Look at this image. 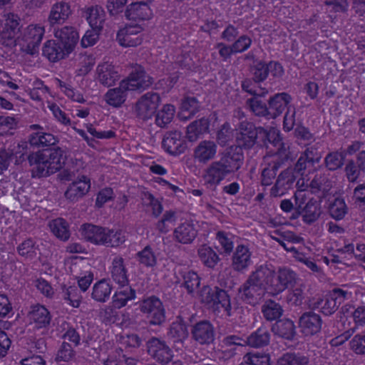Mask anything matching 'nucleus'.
Returning <instances> with one entry per match:
<instances>
[{
    "mask_svg": "<svg viewBox=\"0 0 365 365\" xmlns=\"http://www.w3.org/2000/svg\"><path fill=\"white\" fill-rule=\"evenodd\" d=\"M245 361L251 365H269L270 356L267 354L255 352L247 354L245 358Z\"/></svg>",
    "mask_w": 365,
    "mask_h": 365,
    "instance_id": "nucleus-51",
    "label": "nucleus"
},
{
    "mask_svg": "<svg viewBox=\"0 0 365 365\" xmlns=\"http://www.w3.org/2000/svg\"><path fill=\"white\" fill-rule=\"evenodd\" d=\"M106 227L93 224H83L80 229L81 236L94 245H103Z\"/></svg>",
    "mask_w": 365,
    "mask_h": 365,
    "instance_id": "nucleus-22",
    "label": "nucleus"
},
{
    "mask_svg": "<svg viewBox=\"0 0 365 365\" xmlns=\"http://www.w3.org/2000/svg\"><path fill=\"white\" fill-rule=\"evenodd\" d=\"M29 318L36 329L48 327L51 321L50 312L44 306L40 304H36L31 307Z\"/></svg>",
    "mask_w": 365,
    "mask_h": 365,
    "instance_id": "nucleus-19",
    "label": "nucleus"
},
{
    "mask_svg": "<svg viewBox=\"0 0 365 365\" xmlns=\"http://www.w3.org/2000/svg\"><path fill=\"white\" fill-rule=\"evenodd\" d=\"M71 53L66 51L64 47L56 40L47 41L43 47V55L51 62H56L65 58Z\"/></svg>",
    "mask_w": 365,
    "mask_h": 365,
    "instance_id": "nucleus-23",
    "label": "nucleus"
},
{
    "mask_svg": "<svg viewBox=\"0 0 365 365\" xmlns=\"http://www.w3.org/2000/svg\"><path fill=\"white\" fill-rule=\"evenodd\" d=\"M290 96L284 93L275 95L269 101V116L275 118L281 114L290 101Z\"/></svg>",
    "mask_w": 365,
    "mask_h": 365,
    "instance_id": "nucleus-33",
    "label": "nucleus"
},
{
    "mask_svg": "<svg viewBox=\"0 0 365 365\" xmlns=\"http://www.w3.org/2000/svg\"><path fill=\"white\" fill-rule=\"evenodd\" d=\"M101 29L92 28L91 30L87 31L81 40V44L84 47L93 46L98 39L99 32Z\"/></svg>",
    "mask_w": 365,
    "mask_h": 365,
    "instance_id": "nucleus-59",
    "label": "nucleus"
},
{
    "mask_svg": "<svg viewBox=\"0 0 365 365\" xmlns=\"http://www.w3.org/2000/svg\"><path fill=\"white\" fill-rule=\"evenodd\" d=\"M125 87L120 82L118 87L109 89L104 96L106 102L113 108H120L127 98Z\"/></svg>",
    "mask_w": 365,
    "mask_h": 365,
    "instance_id": "nucleus-25",
    "label": "nucleus"
},
{
    "mask_svg": "<svg viewBox=\"0 0 365 365\" xmlns=\"http://www.w3.org/2000/svg\"><path fill=\"white\" fill-rule=\"evenodd\" d=\"M65 150L59 147L31 153L28 160L33 178L46 177L58 171L64 165Z\"/></svg>",
    "mask_w": 365,
    "mask_h": 365,
    "instance_id": "nucleus-3",
    "label": "nucleus"
},
{
    "mask_svg": "<svg viewBox=\"0 0 365 365\" xmlns=\"http://www.w3.org/2000/svg\"><path fill=\"white\" fill-rule=\"evenodd\" d=\"M351 349L358 354H365V334H357L350 341Z\"/></svg>",
    "mask_w": 365,
    "mask_h": 365,
    "instance_id": "nucleus-58",
    "label": "nucleus"
},
{
    "mask_svg": "<svg viewBox=\"0 0 365 365\" xmlns=\"http://www.w3.org/2000/svg\"><path fill=\"white\" fill-rule=\"evenodd\" d=\"M61 88H62V91L63 93L71 100L73 101H76L78 103H83L84 102V98L83 95L78 92L73 90V88H71L70 86L66 85L64 83L60 82Z\"/></svg>",
    "mask_w": 365,
    "mask_h": 365,
    "instance_id": "nucleus-61",
    "label": "nucleus"
},
{
    "mask_svg": "<svg viewBox=\"0 0 365 365\" xmlns=\"http://www.w3.org/2000/svg\"><path fill=\"white\" fill-rule=\"evenodd\" d=\"M109 272L112 279L118 285L128 284V270L121 256L116 255L113 258Z\"/></svg>",
    "mask_w": 365,
    "mask_h": 365,
    "instance_id": "nucleus-20",
    "label": "nucleus"
},
{
    "mask_svg": "<svg viewBox=\"0 0 365 365\" xmlns=\"http://www.w3.org/2000/svg\"><path fill=\"white\" fill-rule=\"evenodd\" d=\"M294 322L289 319L278 321L272 327L274 334L287 339H290L294 336Z\"/></svg>",
    "mask_w": 365,
    "mask_h": 365,
    "instance_id": "nucleus-41",
    "label": "nucleus"
},
{
    "mask_svg": "<svg viewBox=\"0 0 365 365\" xmlns=\"http://www.w3.org/2000/svg\"><path fill=\"white\" fill-rule=\"evenodd\" d=\"M29 130L34 131L29 138L31 145L45 147L53 145L58 142V138L51 133L43 132V128L38 124L29 125Z\"/></svg>",
    "mask_w": 365,
    "mask_h": 365,
    "instance_id": "nucleus-15",
    "label": "nucleus"
},
{
    "mask_svg": "<svg viewBox=\"0 0 365 365\" xmlns=\"http://www.w3.org/2000/svg\"><path fill=\"white\" fill-rule=\"evenodd\" d=\"M54 36L66 51L71 53L76 46L79 36L73 26H66L54 31Z\"/></svg>",
    "mask_w": 365,
    "mask_h": 365,
    "instance_id": "nucleus-16",
    "label": "nucleus"
},
{
    "mask_svg": "<svg viewBox=\"0 0 365 365\" xmlns=\"http://www.w3.org/2000/svg\"><path fill=\"white\" fill-rule=\"evenodd\" d=\"M19 31V18L14 14H8L6 16L2 34L6 38L12 39L15 38Z\"/></svg>",
    "mask_w": 365,
    "mask_h": 365,
    "instance_id": "nucleus-37",
    "label": "nucleus"
},
{
    "mask_svg": "<svg viewBox=\"0 0 365 365\" xmlns=\"http://www.w3.org/2000/svg\"><path fill=\"white\" fill-rule=\"evenodd\" d=\"M151 14L150 9L144 2H135L130 4L125 12L127 19L133 21L148 19Z\"/></svg>",
    "mask_w": 365,
    "mask_h": 365,
    "instance_id": "nucleus-24",
    "label": "nucleus"
},
{
    "mask_svg": "<svg viewBox=\"0 0 365 365\" xmlns=\"http://www.w3.org/2000/svg\"><path fill=\"white\" fill-rule=\"evenodd\" d=\"M236 140L238 143V148L242 146L250 147L252 145L255 140L263 142L269 141L277 145L280 141L279 130L276 128H271L267 131L261 128H255L253 125L250 123H242L239 132L237 131Z\"/></svg>",
    "mask_w": 365,
    "mask_h": 365,
    "instance_id": "nucleus-5",
    "label": "nucleus"
},
{
    "mask_svg": "<svg viewBox=\"0 0 365 365\" xmlns=\"http://www.w3.org/2000/svg\"><path fill=\"white\" fill-rule=\"evenodd\" d=\"M299 328L305 336L316 334L322 328L321 318L312 312L305 313L300 317Z\"/></svg>",
    "mask_w": 365,
    "mask_h": 365,
    "instance_id": "nucleus-21",
    "label": "nucleus"
},
{
    "mask_svg": "<svg viewBox=\"0 0 365 365\" xmlns=\"http://www.w3.org/2000/svg\"><path fill=\"white\" fill-rule=\"evenodd\" d=\"M49 227L53 234L58 239L66 241L69 238L70 233L68 224L63 219L53 220L49 222Z\"/></svg>",
    "mask_w": 365,
    "mask_h": 365,
    "instance_id": "nucleus-40",
    "label": "nucleus"
},
{
    "mask_svg": "<svg viewBox=\"0 0 365 365\" xmlns=\"http://www.w3.org/2000/svg\"><path fill=\"white\" fill-rule=\"evenodd\" d=\"M74 356V351L71 346L68 343H63L60 349L58 350L56 360L68 361L71 360Z\"/></svg>",
    "mask_w": 365,
    "mask_h": 365,
    "instance_id": "nucleus-57",
    "label": "nucleus"
},
{
    "mask_svg": "<svg viewBox=\"0 0 365 365\" xmlns=\"http://www.w3.org/2000/svg\"><path fill=\"white\" fill-rule=\"evenodd\" d=\"M251 264L250 253L245 246H238L233 257V267L235 269L242 270Z\"/></svg>",
    "mask_w": 365,
    "mask_h": 365,
    "instance_id": "nucleus-38",
    "label": "nucleus"
},
{
    "mask_svg": "<svg viewBox=\"0 0 365 365\" xmlns=\"http://www.w3.org/2000/svg\"><path fill=\"white\" fill-rule=\"evenodd\" d=\"M18 252L22 257L33 259L37 255L35 243L31 239H27L21 243L17 247Z\"/></svg>",
    "mask_w": 365,
    "mask_h": 365,
    "instance_id": "nucleus-50",
    "label": "nucleus"
},
{
    "mask_svg": "<svg viewBox=\"0 0 365 365\" xmlns=\"http://www.w3.org/2000/svg\"><path fill=\"white\" fill-rule=\"evenodd\" d=\"M142 27L138 24L127 25L118 32L117 40L124 47L137 46L142 43Z\"/></svg>",
    "mask_w": 365,
    "mask_h": 365,
    "instance_id": "nucleus-12",
    "label": "nucleus"
},
{
    "mask_svg": "<svg viewBox=\"0 0 365 365\" xmlns=\"http://www.w3.org/2000/svg\"><path fill=\"white\" fill-rule=\"evenodd\" d=\"M126 240L125 232L119 228L106 227L103 245L108 247H118Z\"/></svg>",
    "mask_w": 365,
    "mask_h": 365,
    "instance_id": "nucleus-32",
    "label": "nucleus"
},
{
    "mask_svg": "<svg viewBox=\"0 0 365 365\" xmlns=\"http://www.w3.org/2000/svg\"><path fill=\"white\" fill-rule=\"evenodd\" d=\"M269 341V335L265 328L258 329L256 332L250 335L246 340L235 336H229L225 340V343L227 345L243 346L247 344L255 347L266 345Z\"/></svg>",
    "mask_w": 365,
    "mask_h": 365,
    "instance_id": "nucleus-10",
    "label": "nucleus"
},
{
    "mask_svg": "<svg viewBox=\"0 0 365 365\" xmlns=\"http://www.w3.org/2000/svg\"><path fill=\"white\" fill-rule=\"evenodd\" d=\"M61 298L66 301L71 306L78 308L80 306L82 296L76 286H62L61 292Z\"/></svg>",
    "mask_w": 365,
    "mask_h": 365,
    "instance_id": "nucleus-36",
    "label": "nucleus"
},
{
    "mask_svg": "<svg viewBox=\"0 0 365 365\" xmlns=\"http://www.w3.org/2000/svg\"><path fill=\"white\" fill-rule=\"evenodd\" d=\"M344 158L342 153H330L326 158V165L329 170H336L341 165Z\"/></svg>",
    "mask_w": 365,
    "mask_h": 365,
    "instance_id": "nucleus-56",
    "label": "nucleus"
},
{
    "mask_svg": "<svg viewBox=\"0 0 365 365\" xmlns=\"http://www.w3.org/2000/svg\"><path fill=\"white\" fill-rule=\"evenodd\" d=\"M112 289V284L108 280L101 279L94 284L91 297L98 302H106L109 299Z\"/></svg>",
    "mask_w": 365,
    "mask_h": 365,
    "instance_id": "nucleus-31",
    "label": "nucleus"
},
{
    "mask_svg": "<svg viewBox=\"0 0 365 365\" xmlns=\"http://www.w3.org/2000/svg\"><path fill=\"white\" fill-rule=\"evenodd\" d=\"M195 339L200 344H210L214 340L212 326L207 322L197 324L192 330Z\"/></svg>",
    "mask_w": 365,
    "mask_h": 365,
    "instance_id": "nucleus-26",
    "label": "nucleus"
},
{
    "mask_svg": "<svg viewBox=\"0 0 365 365\" xmlns=\"http://www.w3.org/2000/svg\"><path fill=\"white\" fill-rule=\"evenodd\" d=\"M86 19L91 28L102 29L105 21V11L101 6H93L86 10Z\"/></svg>",
    "mask_w": 365,
    "mask_h": 365,
    "instance_id": "nucleus-35",
    "label": "nucleus"
},
{
    "mask_svg": "<svg viewBox=\"0 0 365 365\" xmlns=\"http://www.w3.org/2000/svg\"><path fill=\"white\" fill-rule=\"evenodd\" d=\"M209 122L207 119H201L190 124L187 127V137L190 141L195 140L200 135L208 131Z\"/></svg>",
    "mask_w": 365,
    "mask_h": 365,
    "instance_id": "nucleus-42",
    "label": "nucleus"
},
{
    "mask_svg": "<svg viewBox=\"0 0 365 365\" xmlns=\"http://www.w3.org/2000/svg\"><path fill=\"white\" fill-rule=\"evenodd\" d=\"M96 78L101 85L110 87L119 80L120 75L113 65L104 62L98 65L96 71Z\"/></svg>",
    "mask_w": 365,
    "mask_h": 365,
    "instance_id": "nucleus-14",
    "label": "nucleus"
},
{
    "mask_svg": "<svg viewBox=\"0 0 365 365\" xmlns=\"http://www.w3.org/2000/svg\"><path fill=\"white\" fill-rule=\"evenodd\" d=\"M17 120L11 116H0V135H7L11 130L15 129Z\"/></svg>",
    "mask_w": 365,
    "mask_h": 365,
    "instance_id": "nucleus-54",
    "label": "nucleus"
},
{
    "mask_svg": "<svg viewBox=\"0 0 365 365\" xmlns=\"http://www.w3.org/2000/svg\"><path fill=\"white\" fill-rule=\"evenodd\" d=\"M308 359L301 354L287 353L277 361V365H307Z\"/></svg>",
    "mask_w": 365,
    "mask_h": 365,
    "instance_id": "nucleus-48",
    "label": "nucleus"
},
{
    "mask_svg": "<svg viewBox=\"0 0 365 365\" xmlns=\"http://www.w3.org/2000/svg\"><path fill=\"white\" fill-rule=\"evenodd\" d=\"M160 95L157 93H147L135 103V113L142 119L150 118L157 110Z\"/></svg>",
    "mask_w": 365,
    "mask_h": 365,
    "instance_id": "nucleus-8",
    "label": "nucleus"
},
{
    "mask_svg": "<svg viewBox=\"0 0 365 365\" xmlns=\"http://www.w3.org/2000/svg\"><path fill=\"white\" fill-rule=\"evenodd\" d=\"M294 278L287 269L274 271L266 265L258 269L240 291V297L248 304H257L265 294L277 295L283 292Z\"/></svg>",
    "mask_w": 365,
    "mask_h": 365,
    "instance_id": "nucleus-2",
    "label": "nucleus"
},
{
    "mask_svg": "<svg viewBox=\"0 0 365 365\" xmlns=\"http://www.w3.org/2000/svg\"><path fill=\"white\" fill-rule=\"evenodd\" d=\"M141 311L151 318L150 323L160 324V299L156 297H150L143 300Z\"/></svg>",
    "mask_w": 365,
    "mask_h": 365,
    "instance_id": "nucleus-27",
    "label": "nucleus"
},
{
    "mask_svg": "<svg viewBox=\"0 0 365 365\" xmlns=\"http://www.w3.org/2000/svg\"><path fill=\"white\" fill-rule=\"evenodd\" d=\"M67 179L72 181L65 192V197L67 200L77 202L88 192L91 188V181L86 175H78L76 178L75 174L69 171Z\"/></svg>",
    "mask_w": 365,
    "mask_h": 365,
    "instance_id": "nucleus-7",
    "label": "nucleus"
},
{
    "mask_svg": "<svg viewBox=\"0 0 365 365\" xmlns=\"http://www.w3.org/2000/svg\"><path fill=\"white\" fill-rule=\"evenodd\" d=\"M170 334L173 337H177L179 339L185 338L187 334V329L185 322L179 319L178 322L173 323L170 328Z\"/></svg>",
    "mask_w": 365,
    "mask_h": 365,
    "instance_id": "nucleus-60",
    "label": "nucleus"
},
{
    "mask_svg": "<svg viewBox=\"0 0 365 365\" xmlns=\"http://www.w3.org/2000/svg\"><path fill=\"white\" fill-rule=\"evenodd\" d=\"M195 297L209 309L222 316L230 314V299L223 290H219L217 288L212 290L209 287H204L200 291L196 292Z\"/></svg>",
    "mask_w": 365,
    "mask_h": 365,
    "instance_id": "nucleus-6",
    "label": "nucleus"
},
{
    "mask_svg": "<svg viewBox=\"0 0 365 365\" xmlns=\"http://www.w3.org/2000/svg\"><path fill=\"white\" fill-rule=\"evenodd\" d=\"M198 255L203 264L209 267H215L219 261L217 254L206 245H203L199 248Z\"/></svg>",
    "mask_w": 365,
    "mask_h": 365,
    "instance_id": "nucleus-44",
    "label": "nucleus"
},
{
    "mask_svg": "<svg viewBox=\"0 0 365 365\" xmlns=\"http://www.w3.org/2000/svg\"><path fill=\"white\" fill-rule=\"evenodd\" d=\"M321 156L317 155L312 156V152L307 150L305 157H301L295 168V175L292 170L282 173L278 178L275 186L272 189V194L274 196H282L292 187L294 179L300 175L304 177L305 170L310 168L314 162H319ZM297 186L298 190L295 193L296 209L301 214L304 220L307 222L314 221L319 215V208L317 202L309 200L306 202L307 197L306 189L311 186L315 187L314 182L309 183V180L302 178L297 180Z\"/></svg>",
    "mask_w": 365,
    "mask_h": 365,
    "instance_id": "nucleus-1",
    "label": "nucleus"
},
{
    "mask_svg": "<svg viewBox=\"0 0 365 365\" xmlns=\"http://www.w3.org/2000/svg\"><path fill=\"white\" fill-rule=\"evenodd\" d=\"M137 259L140 264L147 267H152L156 263V258L149 246L137 253Z\"/></svg>",
    "mask_w": 365,
    "mask_h": 365,
    "instance_id": "nucleus-52",
    "label": "nucleus"
},
{
    "mask_svg": "<svg viewBox=\"0 0 365 365\" xmlns=\"http://www.w3.org/2000/svg\"><path fill=\"white\" fill-rule=\"evenodd\" d=\"M217 153L216 144L210 140L201 142L195 150V158L199 162L206 163L212 160Z\"/></svg>",
    "mask_w": 365,
    "mask_h": 365,
    "instance_id": "nucleus-29",
    "label": "nucleus"
},
{
    "mask_svg": "<svg viewBox=\"0 0 365 365\" xmlns=\"http://www.w3.org/2000/svg\"><path fill=\"white\" fill-rule=\"evenodd\" d=\"M71 6L68 3L61 1L51 7L48 16V22L51 26L64 23L71 14Z\"/></svg>",
    "mask_w": 365,
    "mask_h": 365,
    "instance_id": "nucleus-18",
    "label": "nucleus"
},
{
    "mask_svg": "<svg viewBox=\"0 0 365 365\" xmlns=\"http://www.w3.org/2000/svg\"><path fill=\"white\" fill-rule=\"evenodd\" d=\"M170 281L175 283L182 282L190 293H194L200 285V277L196 272L181 267L178 268L174 279H170Z\"/></svg>",
    "mask_w": 365,
    "mask_h": 365,
    "instance_id": "nucleus-17",
    "label": "nucleus"
},
{
    "mask_svg": "<svg viewBox=\"0 0 365 365\" xmlns=\"http://www.w3.org/2000/svg\"><path fill=\"white\" fill-rule=\"evenodd\" d=\"M175 237L181 243L187 244L191 242L197 235L194 224L190 221H185L181 223L175 230Z\"/></svg>",
    "mask_w": 365,
    "mask_h": 365,
    "instance_id": "nucleus-30",
    "label": "nucleus"
},
{
    "mask_svg": "<svg viewBox=\"0 0 365 365\" xmlns=\"http://www.w3.org/2000/svg\"><path fill=\"white\" fill-rule=\"evenodd\" d=\"M198 108V102L195 98H187L182 103L179 117L182 120H187L197 112Z\"/></svg>",
    "mask_w": 365,
    "mask_h": 365,
    "instance_id": "nucleus-46",
    "label": "nucleus"
},
{
    "mask_svg": "<svg viewBox=\"0 0 365 365\" xmlns=\"http://www.w3.org/2000/svg\"><path fill=\"white\" fill-rule=\"evenodd\" d=\"M262 312L267 320L272 321L282 316L283 309L278 303L269 300L264 304Z\"/></svg>",
    "mask_w": 365,
    "mask_h": 365,
    "instance_id": "nucleus-45",
    "label": "nucleus"
},
{
    "mask_svg": "<svg viewBox=\"0 0 365 365\" xmlns=\"http://www.w3.org/2000/svg\"><path fill=\"white\" fill-rule=\"evenodd\" d=\"M243 87L250 93H253L254 97L250 99V106L251 110L257 115H269V108H267L259 96L260 93L252 90H248L244 83Z\"/></svg>",
    "mask_w": 365,
    "mask_h": 365,
    "instance_id": "nucleus-43",
    "label": "nucleus"
},
{
    "mask_svg": "<svg viewBox=\"0 0 365 365\" xmlns=\"http://www.w3.org/2000/svg\"><path fill=\"white\" fill-rule=\"evenodd\" d=\"M143 204L146 206V211L157 217L160 215V202L158 199L148 192H145L142 195Z\"/></svg>",
    "mask_w": 365,
    "mask_h": 365,
    "instance_id": "nucleus-49",
    "label": "nucleus"
},
{
    "mask_svg": "<svg viewBox=\"0 0 365 365\" xmlns=\"http://www.w3.org/2000/svg\"><path fill=\"white\" fill-rule=\"evenodd\" d=\"M358 163L359 169L352 163H349L346 167V173L349 181H355L359 177L361 171L365 170V152L360 153Z\"/></svg>",
    "mask_w": 365,
    "mask_h": 365,
    "instance_id": "nucleus-47",
    "label": "nucleus"
},
{
    "mask_svg": "<svg viewBox=\"0 0 365 365\" xmlns=\"http://www.w3.org/2000/svg\"><path fill=\"white\" fill-rule=\"evenodd\" d=\"M217 239L222 247L223 252L226 254L230 253L233 249L232 235L223 232H219L217 235Z\"/></svg>",
    "mask_w": 365,
    "mask_h": 365,
    "instance_id": "nucleus-55",
    "label": "nucleus"
},
{
    "mask_svg": "<svg viewBox=\"0 0 365 365\" xmlns=\"http://www.w3.org/2000/svg\"><path fill=\"white\" fill-rule=\"evenodd\" d=\"M125 89L128 91H142L148 88L153 83V78L149 76L141 66L135 68L129 76L121 81Z\"/></svg>",
    "mask_w": 365,
    "mask_h": 365,
    "instance_id": "nucleus-9",
    "label": "nucleus"
},
{
    "mask_svg": "<svg viewBox=\"0 0 365 365\" xmlns=\"http://www.w3.org/2000/svg\"><path fill=\"white\" fill-rule=\"evenodd\" d=\"M45 33L44 27L38 24H31L25 29L23 40L26 43V51L34 55L38 51L40 43Z\"/></svg>",
    "mask_w": 365,
    "mask_h": 365,
    "instance_id": "nucleus-11",
    "label": "nucleus"
},
{
    "mask_svg": "<svg viewBox=\"0 0 365 365\" xmlns=\"http://www.w3.org/2000/svg\"><path fill=\"white\" fill-rule=\"evenodd\" d=\"M331 217L336 220L341 219L346 214V208L343 200L336 198L329 207Z\"/></svg>",
    "mask_w": 365,
    "mask_h": 365,
    "instance_id": "nucleus-53",
    "label": "nucleus"
},
{
    "mask_svg": "<svg viewBox=\"0 0 365 365\" xmlns=\"http://www.w3.org/2000/svg\"><path fill=\"white\" fill-rule=\"evenodd\" d=\"M163 146L171 154L181 153L183 150L181 134L177 131L166 134L163 138Z\"/></svg>",
    "mask_w": 365,
    "mask_h": 365,
    "instance_id": "nucleus-34",
    "label": "nucleus"
},
{
    "mask_svg": "<svg viewBox=\"0 0 365 365\" xmlns=\"http://www.w3.org/2000/svg\"><path fill=\"white\" fill-rule=\"evenodd\" d=\"M352 292L347 289H336L329 294V296L320 303V309L324 314H332L337 308L339 304L345 299H349L352 296Z\"/></svg>",
    "mask_w": 365,
    "mask_h": 365,
    "instance_id": "nucleus-13",
    "label": "nucleus"
},
{
    "mask_svg": "<svg viewBox=\"0 0 365 365\" xmlns=\"http://www.w3.org/2000/svg\"><path fill=\"white\" fill-rule=\"evenodd\" d=\"M348 314L350 313L351 317L356 324H365V304L358 306L354 311H347Z\"/></svg>",
    "mask_w": 365,
    "mask_h": 365,
    "instance_id": "nucleus-64",
    "label": "nucleus"
},
{
    "mask_svg": "<svg viewBox=\"0 0 365 365\" xmlns=\"http://www.w3.org/2000/svg\"><path fill=\"white\" fill-rule=\"evenodd\" d=\"M135 298V291L128 286L119 285L118 290L113 296V307L117 309H120L127 304L128 301L133 300Z\"/></svg>",
    "mask_w": 365,
    "mask_h": 365,
    "instance_id": "nucleus-28",
    "label": "nucleus"
},
{
    "mask_svg": "<svg viewBox=\"0 0 365 365\" xmlns=\"http://www.w3.org/2000/svg\"><path fill=\"white\" fill-rule=\"evenodd\" d=\"M232 155L231 151L222 157L220 163H215L207 170L204 175V181L212 186L217 185L225 175L237 170L241 165L242 159V148L236 147Z\"/></svg>",
    "mask_w": 365,
    "mask_h": 365,
    "instance_id": "nucleus-4",
    "label": "nucleus"
},
{
    "mask_svg": "<svg viewBox=\"0 0 365 365\" xmlns=\"http://www.w3.org/2000/svg\"><path fill=\"white\" fill-rule=\"evenodd\" d=\"M252 40L250 38L242 36L232 44V50L235 53L243 52L250 46Z\"/></svg>",
    "mask_w": 365,
    "mask_h": 365,
    "instance_id": "nucleus-63",
    "label": "nucleus"
},
{
    "mask_svg": "<svg viewBox=\"0 0 365 365\" xmlns=\"http://www.w3.org/2000/svg\"><path fill=\"white\" fill-rule=\"evenodd\" d=\"M77 70L76 75L83 76L88 74L93 67L96 60L91 54L80 53L76 58Z\"/></svg>",
    "mask_w": 365,
    "mask_h": 365,
    "instance_id": "nucleus-39",
    "label": "nucleus"
},
{
    "mask_svg": "<svg viewBox=\"0 0 365 365\" xmlns=\"http://www.w3.org/2000/svg\"><path fill=\"white\" fill-rule=\"evenodd\" d=\"M252 72L257 81H263L267 76L269 66H267L262 62H257L253 68Z\"/></svg>",
    "mask_w": 365,
    "mask_h": 365,
    "instance_id": "nucleus-62",
    "label": "nucleus"
}]
</instances>
